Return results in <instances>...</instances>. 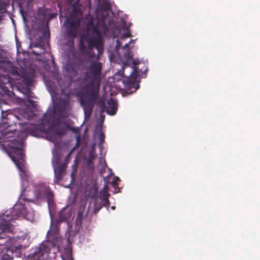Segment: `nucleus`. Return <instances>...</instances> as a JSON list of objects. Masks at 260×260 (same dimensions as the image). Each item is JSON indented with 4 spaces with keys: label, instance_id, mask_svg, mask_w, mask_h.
<instances>
[{
    "label": "nucleus",
    "instance_id": "1",
    "mask_svg": "<svg viewBox=\"0 0 260 260\" xmlns=\"http://www.w3.org/2000/svg\"><path fill=\"white\" fill-rule=\"evenodd\" d=\"M85 69L87 71L83 72L77 81L79 83L83 84L88 80H90L87 86L88 89L85 96L81 100V104L83 107L85 115L90 116L99 96L102 64L96 60H91L89 61L88 67Z\"/></svg>",
    "mask_w": 260,
    "mask_h": 260
},
{
    "label": "nucleus",
    "instance_id": "2",
    "mask_svg": "<svg viewBox=\"0 0 260 260\" xmlns=\"http://www.w3.org/2000/svg\"><path fill=\"white\" fill-rule=\"evenodd\" d=\"M17 134L16 138L9 140L7 144L9 149V156L17 166L20 171V175L23 180H27L28 174L25 168L24 154L23 147L24 141L26 137V133L20 131L17 132L16 130L12 131H7L4 135L5 138H10L14 136L11 134Z\"/></svg>",
    "mask_w": 260,
    "mask_h": 260
},
{
    "label": "nucleus",
    "instance_id": "3",
    "mask_svg": "<svg viewBox=\"0 0 260 260\" xmlns=\"http://www.w3.org/2000/svg\"><path fill=\"white\" fill-rule=\"evenodd\" d=\"M106 9L103 11L100 15L97 16L98 20L96 24H94L92 21H90L87 24V29L92 32L96 37H102L100 29L104 30H108L107 24H110L111 18L108 12L110 9V5L108 2L104 4Z\"/></svg>",
    "mask_w": 260,
    "mask_h": 260
},
{
    "label": "nucleus",
    "instance_id": "4",
    "mask_svg": "<svg viewBox=\"0 0 260 260\" xmlns=\"http://www.w3.org/2000/svg\"><path fill=\"white\" fill-rule=\"evenodd\" d=\"M12 219L11 216L5 213L0 215V239H6L4 242L0 243V244L6 247L10 246L12 240V237L9 235L12 234L14 229L10 223Z\"/></svg>",
    "mask_w": 260,
    "mask_h": 260
},
{
    "label": "nucleus",
    "instance_id": "5",
    "mask_svg": "<svg viewBox=\"0 0 260 260\" xmlns=\"http://www.w3.org/2000/svg\"><path fill=\"white\" fill-rule=\"evenodd\" d=\"M50 247L47 241H44L35 248L33 253L29 255L28 260H45L50 252Z\"/></svg>",
    "mask_w": 260,
    "mask_h": 260
},
{
    "label": "nucleus",
    "instance_id": "6",
    "mask_svg": "<svg viewBox=\"0 0 260 260\" xmlns=\"http://www.w3.org/2000/svg\"><path fill=\"white\" fill-rule=\"evenodd\" d=\"M36 198L38 200L46 199L48 206L53 202V194L50 188L44 184L38 185L35 191Z\"/></svg>",
    "mask_w": 260,
    "mask_h": 260
},
{
    "label": "nucleus",
    "instance_id": "7",
    "mask_svg": "<svg viewBox=\"0 0 260 260\" xmlns=\"http://www.w3.org/2000/svg\"><path fill=\"white\" fill-rule=\"evenodd\" d=\"M66 32L68 37L74 40L77 36L78 28L80 25L79 19L69 18L64 23Z\"/></svg>",
    "mask_w": 260,
    "mask_h": 260
},
{
    "label": "nucleus",
    "instance_id": "8",
    "mask_svg": "<svg viewBox=\"0 0 260 260\" xmlns=\"http://www.w3.org/2000/svg\"><path fill=\"white\" fill-rule=\"evenodd\" d=\"M12 73L17 76L16 79L21 80L23 84L27 88L32 85L34 81V76L32 73L27 72L24 69H22L20 70L19 72L16 71H13Z\"/></svg>",
    "mask_w": 260,
    "mask_h": 260
},
{
    "label": "nucleus",
    "instance_id": "9",
    "mask_svg": "<svg viewBox=\"0 0 260 260\" xmlns=\"http://www.w3.org/2000/svg\"><path fill=\"white\" fill-rule=\"evenodd\" d=\"M12 81L9 75L0 74V88L2 91L7 95L11 96L14 92L9 89L12 87Z\"/></svg>",
    "mask_w": 260,
    "mask_h": 260
},
{
    "label": "nucleus",
    "instance_id": "10",
    "mask_svg": "<svg viewBox=\"0 0 260 260\" xmlns=\"http://www.w3.org/2000/svg\"><path fill=\"white\" fill-rule=\"evenodd\" d=\"M84 61L80 58L77 57L73 59L72 62L69 63L66 66V70L72 77H75L80 67L82 66Z\"/></svg>",
    "mask_w": 260,
    "mask_h": 260
},
{
    "label": "nucleus",
    "instance_id": "11",
    "mask_svg": "<svg viewBox=\"0 0 260 260\" xmlns=\"http://www.w3.org/2000/svg\"><path fill=\"white\" fill-rule=\"evenodd\" d=\"M86 40L88 42V48L92 49L95 47L100 55L102 53L103 51V44L102 37H94L92 39H89L86 35Z\"/></svg>",
    "mask_w": 260,
    "mask_h": 260
},
{
    "label": "nucleus",
    "instance_id": "12",
    "mask_svg": "<svg viewBox=\"0 0 260 260\" xmlns=\"http://www.w3.org/2000/svg\"><path fill=\"white\" fill-rule=\"evenodd\" d=\"M137 69L136 67H134L129 76L125 78L122 81L127 90L134 88V91H136L139 88V85L136 83V78L133 77V74L136 72Z\"/></svg>",
    "mask_w": 260,
    "mask_h": 260
},
{
    "label": "nucleus",
    "instance_id": "13",
    "mask_svg": "<svg viewBox=\"0 0 260 260\" xmlns=\"http://www.w3.org/2000/svg\"><path fill=\"white\" fill-rule=\"evenodd\" d=\"M101 109L103 111L107 109L106 111L109 115H114L117 110V103L113 99L110 98L108 101V107L103 104Z\"/></svg>",
    "mask_w": 260,
    "mask_h": 260
},
{
    "label": "nucleus",
    "instance_id": "14",
    "mask_svg": "<svg viewBox=\"0 0 260 260\" xmlns=\"http://www.w3.org/2000/svg\"><path fill=\"white\" fill-rule=\"evenodd\" d=\"M66 167L67 166L65 164L53 167L55 177L57 181H60L62 179Z\"/></svg>",
    "mask_w": 260,
    "mask_h": 260
},
{
    "label": "nucleus",
    "instance_id": "15",
    "mask_svg": "<svg viewBox=\"0 0 260 260\" xmlns=\"http://www.w3.org/2000/svg\"><path fill=\"white\" fill-rule=\"evenodd\" d=\"M57 107L60 112H66L70 108L69 100L68 99H59L57 102Z\"/></svg>",
    "mask_w": 260,
    "mask_h": 260
},
{
    "label": "nucleus",
    "instance_id": "16",
    "mask_svg": "<svg viewBox=\"0 0 260 260\" xmlns=\"http://www.w3.org/2000/svg\"><path fill=\"white\" fill-rule=\"evenodd\" d=\"M52 128L54 131L55 134L59 136H62L66 133V128L59 125V121L57 120L52 125Z\"/></svg>",
    "mask_w": 260,
    "mask_h": 260
},
{
    "label": "nucleus",
    "instance_id": "17",
    "mask_svg": "<svg viewBox=\"0 0 260 260\" xmlns=\"http://www.w3.org/2000/svg\"><path fill=\"white\" fill-rule=\"evenodd\" d=\"M97 157V154L95 152V145H93L89 152L88 157L87 158V164L88 165L92 163L93 160Z\"/></svg>",
    "mask_w": 260,
    "mask_h": 260
},
{
    "label": "nucleus",
    "instance_id": "18",
    "mask_svg": "<svg viewBox=\"0 0 260 260\" xmlns=\"http://www.w3.org/2000/svg\"><path fill=\"white\" fill-rule=\"evenodd\" d=\"M86 35H84L81 36L80 42L78 44V49L80 51L81 54H82L86 50L88 49V46L87 47L83 42V40H86Z\"/></svg>",
    "mask_w": 260,
    "mask_h": 260
},
{
    "label": "nucleus",
    "instance_id": "19",
    "mask_svg": "<svg viewBox=\"0 0 260 260\" xmlns=\"http://www.w3.org/2000/svg\"><path fill=\"white\" fill-rule=\"evenodd\" d=\"M83 211L84 209H82L80 208L78 210L77 218L76 219V226L80 228L82 225V220L83 219Z\"/></svg>",
    "mask_w": 260,
    "mask_h": 260
},
{
    "label": "nucleus",
    "instance_id": "20",
    "mask_svg": "<svg viewBox=\"0 0 260 260\" xmlns=\"http://www.w3.org/2000/svg\"><path fill=\"white\" fill-rule=\"evenodd\" d=\"M81 5L78 2L75 3L73 5V9L72 13L74 15L78 16L82 14V12L80 8Z\"/></svg>",
    "mask_w": 260,
    "mask_h": 260
},
{
    "label": "nucleus",
    "instance_id": "21",
    "mask_svg": "<svg viewBox=\"0 0 260 260\" xmlns=\"http://www.w3.org/2000/svg\"><path fill=\"white\" fill-rule=\"evenodd\" d=\"M71 216V212L67 211L66 209L62 210L59 213V220L64 221L69 219Z\"/></svg>",
    "mask_w": 260,
    "mask_h": 260
},
{
    "label": "nucleus",
    "instance_id": "22",
    "mask_svg": "<svg viewBox=\"0 0 260 260\" xmlns=\"http://www.w3.org/2000/svg\"><path fill=\"white\" fill-rule=\"evenodd\" d=\"M107 189V186H105L104 188L100 191V198L101 200H104L107 199H109L110 194L108 192Z\"/></svg>",
    "mask_w": 260,
    "mask_h": 260
},
{
    "label": "nucleus",
    "instance_id": "23",
    "mask_svg": "<svg viewBox=\"0 0 260 260\" xmlns=\"http://www.w3.org/2000/svg\"><path fill=\"white\" fill-rule=\"evenodd\" d=\"M91 50L92 49L88 48L82 54V55L86 56L89 59L94 58L95 57V54L94 52L91 51Z\"/></svg>",
    "mask_w": 260,
    "mask_h": 260
},
{
    "label": "nucleus",
    "instance_id": "24",
    "mask_svg": "<svg viewBox=\"0 0 260 260\" xmlns=\"http://www.w3.org/2000/svg\"><path fill=\"white\" fill-rule=\"evenodd\" d=\"M60 156L58 154L54 156V159H53V161H52L53 167H54V166H56V165L63 164L62 163H60Z\"/></svg>",
    "mask_w": 260,
    "mask_h": 260
},
{
    "label": "nucleus",
    "instance_id": "25",
    "mask_svg": "<svg viewBox=\"0 0 260 260\" xmlns=\"http://www.w3.org/2000/svg\"><path fill=\"white\" fill-rule=\"evenodd\" d=\"M15 115H12V114H10L9 115H8L7 116V117L6 118V120H7L6 121H5V123L7 125V126L9 127V126H11L12 125V124L11 123V122L10 121V120L12 119V118H15Z\"/></svg>",
    "mask_w": 260,
    "mask_h": 260
},
{
    "label": "nucleus",
    "instance_id": "26",
    "mask_svg": "<svg viewBox=\"0 0 260 260\" xmlns=\"http://www.w3.org/2000/svg\"><path fill=\"white\" fill-rule=\"evenodd\" d=\"M103 207L101 203H95L94 204L93 213L96 214Z\"/></svg>",
    "mask_w": 260,
    "mask_h": 260
},
{
    "label": "nucleus",
    "instance_id": "27",
    "mask_svg": "<svg viewBox=\"0 0 260 260\" xmlns=\"http://www.w3.org/2000/svg\"><path fill=\"white\" fill-rule=\"evenodd\" d=\"M13 256L8 253L4 254L1 257V260H13Z\"/></svg>",
    "mask_w": 260,
    "mask_h": 260
},
{
    "label": "nucleus",
    "instance_id": "28",
    "mask_svg": "<svg viewBox=\"0 0 260 260\" xmlns=\"http://www.w3.org/2000/svg\"><path fill=\"white\" fill-rule=\"evenodd\" d=\"M80 143V138L79 136L76 137V146L72 149L71 152L69 153L68 155H70L76 149V147H78Z\"/></svg>",
    "mask_w": 260,
    "mask_h": 260
},
{
    "label": "nucleus",
    "instance_id": "29",
    "mask_svg": "<svg viewBox=\"0 0 260 260\" xmlns=\"http://www.w3.org/2000/svg\"><path fill=\"white\" fill-rule=\"evenodd\" d=\"M119 180V179L117 177H114L113 181L111 182V184L113 185L114 187H116L118 185V181Z\"/></svg>",
    "mask_w": 260,
    "mask_h": 260
},
{
    "label": "nucleus",
    "instance_id": "30",
    "mask_svg": "<svg viewBox=\"0 0 260 260\" xmlns=\"http://www.w3.org/2000/svg\"><path fill=\"white\" fill-rule=\"evenodd\" d=\"M131 36H132V35H131V32L129 31H128L126 32L123 34V35L122 36V37L121 38V39H124L125 38L131 37Z\"/></svg>",
    "mask_w": 260,
    "mask_h": 260
},
{
    "label": "nucleus",
    "instance_id": "31",
    "mask_svg": "<svg viewBox=\"0 0 260 260\" xmlns=\"http://www.w3.org/2000/svg\"><path fill=\"white\" fill-rule=\"evenodd\" d=\"M103 201L104 202L103 206L108 208L110 206V202L109 201V199H107L104 200Z\"/></svg>",
    "mask_w": 260,
    "mask_h": 260
},
{
    "label": "nucleus",
    "instance_id": "32",
    "mask_svg": "<svg viewBox=\"0 0 260 260\" xmlns=\"http://www.w3.org/2000/svg\"><path fill=\"white\" fill-rule=\"evenodd\" d=\"M43 37L46 38H49L50 32L48 30H45L43 32Z\"/></svg>",
    "mask_w": 260,
    "mask_h": 260
},
{
    "label": "nucleus",
    "instance_id": "33",
    "mask_svg": "<svg viewBox=\"0 0 260 260\" xmlns=\"http://www.w3.org/2000/svg\"><path fill=\"white\" fill-rule=\"evenodd\" d=\"M121 43L120 41L119 40H117L116 41V46H115L116 50H118L120 49V48L121 47Z\"/></svg>",
    "mask_w": 260,
    "mask_h": 260
},
{
    "label": "nucleus",
    "instance_id": "34",
    "mask_svg": "<svg viewBox=\"0 0 260 260\" xmlns=\"http://www.w3.org/2000/svg\"><path fill=\"white\" fill-rule=\"evenodd\" d=\"M33 94H34L33 92H32L29 89L27 90V91H26V96H27L28 98H34V96L32 95Z\"/></svg>",
    "mask_w": 260,
    "mask_h": 260
},
{
    "label": "nucleus",
    "instance_id": "35",
    "mask_svg": "<svg viewBox=\"0 0 260 260\" xmlns=\"http://www.w3.org/2000/svg\"><path fill=\"white\" fill-rule=\"evenodd\" d=\"M27 102L29 103V104L32 107H35L36 106V104H35V102L31 100H30V99H28L27 100Z\"/></svg>",
    "mask_w": 260,
    "mask_h": 260
},
{
    "label": "nucleus",
    "instance_id": "36",
    "mask_svg": "<svg viewBox=\"0 0 260 260\" xmlns=\"http://www.w3.org/2000/svg\"><path fill=\"white\" fill-rule=\"evenodd\" d=\"M99 139L101 143H102L104 139V135L103 133H101L99 135Z\"/></svg>",
    "mask_w": 260,
    "mask_h": 260
},
{
    "label": "nucleus",
    "instance_id": "37",
    "mask_svg": "<svg viewBox=\"0 0 260 260\" xmlns=\"http://www.w3.org/2000/svg\"><path fill=\"white\" fill-rule=\"evenodd\" d=\"M129 43H126L124 45V46H123V49H127L128 50L129 49Z\"/></svg>",
    "mask_w": 260,
    "mask_h": 260
},
{
    "label": "nucleus",
    "instance_id": "38",
    "mask_svg": "<svg viewBox=\"0 0 260 260\" xmlns=\"http://www.w3.org/2000/svg\"><path fill=\"white\" fill-rule=\"evenodd\" d=\"M138 63H139V61H137V60H134L133 61V64H134V65H135V66H136V65L138 64Z\"/></svg>",
    "mask_w": 260,
    "mask_h": 260
},
{
    "label": "nucleus",
    "instance_id": "39",
    "mask_svg": "<svg viewBox=\"0 0 260 260\" xmlns=\"http://www.w3.org/2000/svg\"><path fill=\"white\" fill-rule=\"evenodd\" d=\"M117 74H121V72H120V71H118V72H117ZM121 76H124V73H123V72H122V73H121Z\"/></svg>",
    "mask_w": 260,
    "mask_h": 260
},
{
    "label": "nucleus",
    "instance_id": "40",
    "mask_svg": "<svg viewBox=\"0 0 260 260\" xmlns=\"http://www.w3.org/2000/svg\"><path fill=\"white\" fill-rule=\"evenodd\" d=\"M127 54H127V57H128V58H131V59H132V56L131 55H130L129 53V52H127Z\"/></svg>",
    "mask_w": 260,
    "mask_h": 260
},
{
    "label": "nucleus",
    "instance_id": "41",
    "mask_svg": "<svg viewBox=\"0 0 260 260\" xmlns=\"http://www.w3.org/2000/svg\"><path fill=\"white\" fill-rule=\"evenodd\" d=\"M50 234H51V232L50 231H48V233H47V237H48V238H49V236H50Z\"/></svg>",
    "mask_w": 260,
    "mask_h": 260
},
{
    "label": "nucleus",
    "instance_id": "42",
    "mask_svg": "<svg viewBox=\"0 0 260 260\" xmlns=\"http://www.w3.org/2000/svg\"><path fill=\"white\" fill-rule=\"evenodd\" d=\"M133 42H134V40H130V41H129V43L130 44L131 43H133Z\"/></svg>",
    "mask_w": 260,
    "mask_h": 260
},
{
    "label": "nucleus",
    "instance_id": "43",
    "mask_svg": "<svg viewBox=\"0 0 260 260\" xmlns=\"http://www.w3.org/2000/svg\"><path fill=\"white\" fill-rule=\"evenodd\" d=\"M111 208H112L113 210H114V209H115V207H114V206H112V207H111Z\"/></svg>",
    "mask_w": 260,
    "mask_h": 260
},
{
    "label": "nucleus",
    "instance_id": "44",
    "mask_svg": "<svg viewBox=\"0 0 260 260\" xmlns=\"http://www.w3.org/2000/svg\"><path fill=\"white\" fill-rule=\"evenodd\" d=\"M35 46L36 47H39V46H40V45H39L38 44H36V45H35Z\"/></svg>",
    "mask_w": 260,
    "mask_h": 260
},
{
    "label": "nucleus",
    "instance_id": "45",
    "mask_svg": "<svg viewBox=\"0 0 260 260\" xmlns=\"http://www.w3.org/2000/svg\"><path fill=\"white\" fill-rule=\"evenodd\" d=\"M99 1H100L101 0H98Z\"/></svg>",
    "mask_w": 260,
    "mask_h": 260
}]
</instances>
